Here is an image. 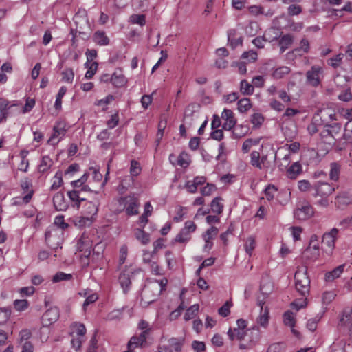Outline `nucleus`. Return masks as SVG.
<instances>
[{
    "mask_svg": "<svg viewBox=\"0 0 352 352\" xmlns=\"http://www.w3.org/2000/svg\"><path fill=\"white\" fill-rule=\"evenodd\" d=\"M167 280L166 278L160 280H155L147 284L143 289V297L141 301L142 307H147L154 302L165 289Z\"/></svg>",
    "mask_w": 352,
    "mask_h": 352,
    "instance_id": "nucleus-1",
    "label": "nucleus"
},
{
    "mask_svg": "<svg viewBox=\"0 0 352 352\" xmlns=\"http://www.w3.org/2000/svg\"><path fill=\"white\" fill-rule=\"evenodd\" d=\"M68 223L65 222L63 215H58L54 218V226L49 228L45 232V240L48 243H52L53 239L58 236L56 241L57 246L61 241V236L63 231L68 228Z\"/></svg>",
    "mask_w": 352,
    "mask_h": 352,
    "instance_id": "nucleus-2",
    "label": "nucleus"
},
{
    "mask_svg": "<svg viewBox=\"0 0 352 352\" xmlns=\"http://www.w3.org/2000/svg\"><path fill=\"white\" fill-rule=\"evenodd\" d=\"M295 287L298 292L305 297L309 292L310 279L307 275V267L305 265L298 267L294 275Z\"/></svg>",
    "mask_w": 352,
    "mask_h": 352,
    "instance_id": "nucleus-3",
    "label": "nucleus"
},
{
    "mask_svg": "<svg viewBox=\"0 0 352 352\" xmlns=\"http://www.w3.org/2000/svg\"><path fill=\"white\" fill-rule=\"evenodd\" d=\"M118 201L120 206H123L126 215L134 216L139 213L140 200L133 194L121 197Z\"/></svg>",
    "mask_w": 352,
    "mask_h": 352,
    "instance_id": "nucleus-4",
    "label": "nucleus"
},
{
    "mask_svg": "<svg viewBox=\"0 0 352 352\" xmlns=\"http://www.w3.org/2000/svg\"><path fill=\"white\" fill-rule=\"evenodd\" d=\"M306 82L309 86L318 87L320 85L324 76V68L318 65H314L306 72Z\"/></svg>",
    "mask_w": 352,
    "mask_h": 352,
    "instance_id": "nucleus-5",
    "label": "nucleus"
},
{
    "mask_svg": "<svg viewBox=\"0 0 352 352\" xmlns=\"http://www.w3.org/2000/svg\"><path fill=\"white\" fill-rule=\"evenodd\" d=\"M77 250L80 252V257L84 265H88L89 258L91 253L92 242L89 236L83 234L76 244Z\"/></svg>",
    "mask_w": 352,
    "mask_h": 352,
    "instance_id": "nucleus-6",
    "label": "nucleus"
},
{
    "mask_svg": "<svg viewBox=\"0 0 352 352\" xmlns=\"http://www.w3.org/2000/svg\"><path fill=\"white\" fill-rule=\"evenodd\" d=\"M248 321L240 318L236 320V327H230L228 331V336L231 341H241L247 333Z\"/></svg>",
    "mask_w": 352,
    "mask_h": 352,
    "instance_id": "nucleus-7",
    "label": "nucleus"
},
{
    "mask_svg": "<svg viewBox=\"0 0 352 352\" xmlns=\"http://www.w3.org/2000/svg\"><path fill=\"white\" fill-rule=\"evenodd\" d=\"M314 214V210L312 206L307 201L298 204L294 211V217L300 221H305L311 218Z\"/></svg>",
    "mask_w": 352,
    "mask_h": 352,
    "instance_id": "nucleus-8",
    "label": "nucleus"
},
{
    "mask_svg": "<svg viewBox=\"0 0 352 352\" xmlns=\"http://www.w3.org/2000/svg\"><path fill=\"white\" fill-rule=\"evenodd\" d=\"M99 200L95 199L94 201H88L85 205V212L87 215L86 217H82L78 221V225L85 226L87 223L90 224L96 216L98 211Z\"/></svg>",
    "mask_w": 352,
    "mask_h": 352,
    "instance_id": "nucleus-9",
    "label": "nucleus"
},
{
    "mask_svg": "<svg viewBox=\"0 0 352 352\" xmlns=\"http://www.w3.org/2000/svg\"><path fill=\"white\" fill-rule=\"evenodd\" d=\"M197 229L196 224L192 221H187L184 223V228L175 236V241L180 243H188L191 239V236Z\"/></svg>",
    "mask_w": 352,
    "mask_h": 352,
    "instance_id": "nucleus-10",
    "label": "nucleus"
},
{
    "mask_svg": "<svg viewBox=\"0 0 352 352\" xmlns=\"http://www.w3.org/2000/svg\"><path fill=\"white\" fill-rule=\"evenodd\" d=\"M184 339L182 338H171L166 343H162L158 347L157 352H180L184 345Z\"/></svg>",
    "mask_w": 352,
    "mask_h": 352,
    "instance_id": "nucleus-11",
    "label": "nucleus"
},
{
    "mask_svg": "<svg viewBox=\"0 0 352 352\" xmlns=\"http://www.w3.org/2000/svg\"><path fill=\"white\" fill-rule=\"evenodd\" d=\"M140 272L141 270L140 269L135 270L131 266H125L122 270L119 276L118 280L124 293L129 289L131 283V274Z\"/></svg>",
    "mask_w": 352,
    "mask_h": 352,
    "instance_id": "nucleus-12",
    "label": "nucleus"
},
{
    "mask_svg": "<svg viewBox=\"0 0 352 352\" xmlns=\"http://www.w3.org/2000/svg\"><path fill=\"white\" fill-rule=\"evenodd\" d=\"M279 30L276 28L267 30L263 36H258L253 39L252 43L258 48H263L265 42H272L279 36Z\"/></svg>",
    "mask_w": 352,
    "mask_h": 352,
    "instance_id": "nucleus-13",
    "label": "nucleus"
},
{
    "mask_svg": "<svg viewBox=\"0 0 352 352\" xmlns=\"http://www.w3.org/2000/svg\"><path fill=\"white\" fill-rule=\"evenodd\" d=\"M66 124L64 122H58L53 127V132L47 140V144L55 146L61 141L67 132Z\"/></svg>",
    "mask_w": 352,
    "mask_h": 352,
    "instance_id": "nucleus-14",
    "label": "nucleus"
},
{
    "mask_svg": "<svg viewBox=\"0 0 352 352\" xmlns=\"http://www.w3.org/2000/svg\"><path fill=\"white\" fill-rule=\"evenodd\" d=\"M313 188L315 190L314 196L321 197H327L336 190L335 187L330 184L320 181L316 182L313 186Z\"/></svg>",
    "mask_w": 352,
    "mask_h": 352,
    "instance_id": "nucleus-15",
    "label": "nucleus"
},
{
    "mask_svg": "<svg viewBox=\"0 0 352 352\" xmlns=\"http://www.w3.org/2000/svg\"><path fill=\"white\" fill-rule=\"evenodd\" d=\"M59 318V309L56 307L49 308L42 316L43 327H46L54 323Z\"/></svg>",
    "mask_w": 352,
    "mask_h": 352,
    "instance_id": "nucleus-16",
    "label": "nucleus"
},
{
    "mask_svg": "<svg viewBox=\"0 0 352 352\" xmlns=\"http://www.w3.org/2000/svg\"><path fill=\"white\" fill-rule=\"evenodd\" d=\"M221 118L224 121L223 129L226 131L232 130L236 124V120L234 116V113L230 109H225L221 113Z\"/></svg>",
    "mask_w": 352,
    "mask_h": 352,
    "instance_id": "nucleus-17",
    "label": "nucleus"
},
{
    "mask_svg": "<svg viewBox=\"0 0 352 352\" xmlns=\"http://www.w3.org/2000/svg\"><path fill=\"white\" fill-rule=\"evenodd\" d=\"M20 187L23 193L25 195L23 196V200L30 201L34 193L32 179L28 177L23 178L21 180Z\"/></svg>",
    "mask_w": 352,
    "mask_h": 352,
    "instance_id": "nucleus-18",
    "label": "nucleus"
},
{
    "mask_svg": "<svg viewBox=\"0 0 352 352\" xmlns=\"http://www.w3.org/2000/svg\"><path fill=\"white\" fill-rule=\"evenodd\" d=\"M336 206L342 208L352 204V195L349 190H342L336 197Z\"/></svg>",
    "mask_w": 352,
    "mask_h": 352,
    "instance_id": "nucleus-19",
    "label": "nucleus"
},
{
    "mask_svg": "<svg viewBox=\"0 0 352 352\" xmlns=\"http://www.w3.org/2000/svg\"><path fill=\"white\" fill-rule=\"evenodd\" d=\"M314 115H318V118H320L321 122L325 126L329 125L330 122L336 120V113L332 109L329 108L319 109Z\"/></svg>",
    "mask_w": 352,
    "mask_h": 352,
    "instance_id": "nucleus-20",
    "label": "nucleus"
},
{
    "mask_svg": "<svg viewBox=\"0 0 352 352\" xmlns=\"http://www.w3.org/2000/svg\"><path fill=\"white\" fill-rule=\"evenodd\" d=\"M338 234L337 228H332L329 232L324 234L322 236V243L326 245L331 250L335 247V242Z\"/></svg>",
    "mask_w": 352,
    "mask_h": 352,
    "instance_id": "nucleus-21",
    "label": "nucleus"
},
{
    "mask_svg": "<svg viewBox=\"0 0 352 352\" xmlns=\"http://www.w3.org/2000/svg\"><path fill=\"white\" fill-rule=\"evenodd\" d=\"M339 325L348 329L349 334L352 336V309L350 311H344L340 317Z\"/></svg>",
    "mask_w": 352,
    "mask_h": 352,
    "instance_id": "nucleus-22",
    "label": "nucleus"
},
{
    "mask_svg": "<svg viewBox=\"0 0 352 352\" xmlns=\"http://www.w3.org/2000/svg\"><path fill=\"white\" fill-rule=\"evenodd\" d=\"M53 203L56 210L58 211L66 210L69 206L63 193L60 192L54 196Z\"/></svg>",
    "mask_w": 352,
    "mask_h": 352,
    "instance_id": "nucleus-23",
    "label": "nucleus"
},
{
    "mask_svg": "<svg viewBox=\"0 0 352 352\" xmlns=\"http://www.w3.org/2000/svg\"><path fill=\"white\" fill-rule=\"evenodd\" d=\"M111 83L116 87H122L127 83V79L120 69H117L112 74Z\"/></svg>",
    "mask_w": 352,
    "mask_h": 352,
    "instance_id": "nucleus-24",
    "label": "nucleus"
},
{
    "mask_svg": "<svg viewBox=\"0 0 352 352\" xmlns=\"http://www.w3.org/2000/svg\"><path fill=\"white\" fill-rule=\"evenodd\" d=\"M302 173V166L299 162H294L287 169V176L290 179H296Z\"/></svg>",
    "mask_w": 352,
    "mask_h": 352,
    "instance_id": "nucleus-25",
    "label": "nucleus"
},
{
    "mask_svg": "<svg viewBox=\"0 0 352 352\" xmlns=\"http://www.w3.org/2000/svg\"><path fill=\"white\" fill-rule=\"evenodd\" d=\"M345 267V264L340 265L333 270L327 272L324 276V280L327 282H332L335 279L339 278L343 273Z\"/></svg>",
    "mask_w": 352,
    "mask_h": 352,
    "instance_id": "nucleus-26",
    "label": "nucleus"
},
{
    "mask_svg": "<svg viewBox=\"0 0 352 352\" xmlns=\"http://www.w3.org/2000/svg\"><path fill=\"white\" fill-rule=\"evenodd\" d=\"M290 160L291 153L288 151H283L280 154H278L276 159L275 158V161L278 164L279 168L281 170L288 166L290 163Z\"/></svg>",
    "mask_w": 352,
    "mask_h": 352,
    "instance_id": "nucleus-27",
    "label": "nucleus"
},
{
    "mask_svg": "<svg viewBox=\"0 0 352 352\" xmlns=\"http://www.w3.org/2000/svg\"><path fill=\"white\" fill-rule=\"evenodd\" d=\"M283 322L286 326H288L291 328L292 332L294 334L297 335L298 333V331L294 329L296 324V316L292 311H287L285 312L283 314Z\"/></svg>",
    "mask_w": 352,
    "mask_h": 352,
    "instance_id": "nucleus-28",
    "label": "nucleus"
},
{
    "mask_svg": "<svg viewBox=\"0 0 352 352\" xmlns=\"http://www.w3.org/2000/svg\"><path fill=\"white\" fill-rule=\"evenodd\" d=\"M82 192L77 190H69L67 196L70 201L73 203V206L77 208H80V203L86 200V198L81 196Z\"/></svg>",
    "mask_w": 352,
    "mask_h": 352,
    "instance_id": "nucleus-29",
    "label": "nucleus"
},
{
    "mask_svg": "<svg viewBox=\"0 0 352 352\" xmlns=\"http://www.w3.org/2000/svg\"><path fill=\"white\" fill-rule=\"evenodd\" d=\"M93 41L97 45L106 46L109 44L110 39L104 31L98 30L93 35Z\"/></svg>",
    "mask_w": 352,
    "mask_h": 352,
    "instance_id": "nucleus-30",
    "label": "nucleus"
},
{
    "mask_svg": "<svg viewBox=\"0 0 352 352\" xmlns=\"http://www.w3.org/2000/svg\"><path fill=\"white\" fill-rule=\"evenodd\" d=\"M16 101H9L6 98H0V113L9 116L12 107L17 106Z\"/></svg>",
    "mask_w": 352,
    "mask_h": 352,
    "instance_id": "nucleus-31",
    "label": "nucleus"
},
{
    "mask_svg": "<svg viewBox=\"0 0 352 352\" xmlns=\"http://www.w3.org/2000/svg\"><path fill=\"white\" fill-rule=\"evenodd\" d=\"M252 333H254L248 344L240 343L239 347L241 350L250 349L253 344L257 342L260 339V333L258 327L254 326L252 328Z\"/></svg>",
    "mask_w": 352,
    "mask_h": 352,
    "instance_id": "nucleus-32",
    "label": "nucleus"
},
{
    "mask_svg": "<svg viewBox=\"0 0 352 352\" xmlns=\"http://www.w3.org/2000/svg\"><path fill=\"white\" fill-rule=\"evenodd\" d=\"M300 144L299 142H294L291 143L290 144H285L284 146L280 147L278 149L276 153V158L277 157L278 154H280L283 151H288L290 153H296L300 150Z\"/></svg>",
    "mask_w": 352,
    "mask_h": 352,
    "instance_id": "nucleus-33",
    "label": "nucleus"
},
{
    "mask_svg": "<svg viewBox=\"0 0 352 352\" xmlns=\"http://www.w3.org/2000/svg\"><path fill=\"white\" fill-rule=\"evenodd\" d=\"M320 120V118H318V115L314 116L311 124L307 126V131L311 135L316 134L318 131L320 126L324 125Z\"/></svg>",
    "mask_w": 352,
    "mask_h": 352,
    "instance_id": "nucleus-34",
    "label": "nucleus"
},
{
    "mask_svg": "<svg viewBox=\"0 0 352 352\" xmlns=\"http://www.w3.org/2000/svg\"><path fill=\"white\" fill-rule=\"evenodd\" d=\"M235 33V30H230L228 32V43L233 49L236 48L239 45H241L243 42V39L241 37L234 38Z\"/></svg>",
    "mask_w": 352,
    "mask_h": 352,
    "instance_id": "nucleus-35",
    "label": "nucleus"
},
{
    "mask_svg": "<svg viewBox=\"0 0 352 352\" xmlns=\"http://www.w3.org/2000/svg\"><path fill=\"white\" fill-rule=\"evenodd\" d=\"M61 81L71 84L74 81V72L73 69L67 67L61 72Z\"/></svg>",
    "mask_w": 352,
    "mask_h": 352,
    "instance_id": "nucleus-36",
    "label": "nucleus"
},
{
    "mask_svg": "<svg viewBox=\"0 0 352 352\" xmlns=\"http://www.w3.org/2000/svg\"><path fill=\"white\" fill-rule=\"evenodd\" d=\"M256 247V240L255 238L252 236H248L244 243V249L245 252L250 257L252 255L253 250Z\"/></svg>",
    "mask_w": 352,
    "mask_h": 352,
    "instance_id": "nucleus-37",
    "label": "nucleus"
},
{
    "mask_svg": "<svg viewBox=\"0 0 352 352\" xmlns=\"http://www.w3.org/2000/svg\"><path fill=\"white\" fill-rule=\"evenodd\" d=\"M63 172L61 170H58L52 178V184L50 189L52 190H56L63 185Z\"/></svg>",
    "mask_w": 352,
    "mask_h": 352,
    "instance_id": "nucleus-38",
    "label": "nucleus"
},
{
    "mask_svg": "<svg viewBox=\"0 0 352 352\" xmlns=\"http://www.w3.org/2000/svg\"><path fill=\"white\" fill-rule=\"evenodd\" d=\"M80 296L86 297L83 303V308L85 309L89 305L94 303L97 300L98 296L96 293H89L87 292H81L79 293Z\"/></svg>",
    "mask_w": 352,
    "mask_h": 352,
    "instance_id": "nucleus-39",
    "label": "nucleus"
},
{
    "mask_svg": "<svg viewBox=\"0 0 352 352\" xmlns=\"http://www.w3.org/2000/svg\"><path fill=\"white\" fill-rule=\"evenodd\" d=\"M290 68L287 66H282L276 68L272 74L274 79H281L290 72Z\"/></svg>",
    "mask_w": 352,
    "mask_h": 352,
    "instance_id": "nucleus-40",
    "label": "nucleus"
},
{
    "mask_svg": "<svg viewBox=\"0 0 352 352\" xmlns=\"http://www.w3.org/2000/svg\"><path fill=\"white\" fill-rule=\"evenodd\" d=\"M292 36L289 34L283 36L279 41V46L280 47V53H283L285 50L288 49L292 43Z\"/></svg>",
    "mask_w": 352,
    "mask_h": 352,
    "instance_id": "nucleus-41",
    "label": "nucleus"
},
{
    "mask_svg": "<svg viewBox=\"0 0 352 352\" xmlns=\"http://www.w3.org/2000/svg\"><path fill=\"white\" fill-rule=\"evenodd\" d=\"M250 164L259 170L263 169V166H261V154L258 151H253L250 153Z\"/></svg>",
    "mask_w": 352,
    "mask_h": 352,
    "instance_id": "nucleus-42",
    "label": "nucleus"
},
{
    "mask_svg": "<svg viewBox=\"0 0 352 352\" xmlns=\"http://www.w3.org/2000/svg\"><path fill=\"white\" fill-rule=\"evenodd\" d=\"M86 333V328L82 323L74 322L72 325V335L76 334L78 337L83 336Z\"/></svg>",
    "mask_w": 352,
    "mask_h": 352,
    "instance_id": "nucleus-43",
    "label": "nucleus"
},
{
    "mask_svg": "<svg viewBox=\"0 0 352 352\" xmlns=\"http://www.w3.org/2000/svg\"><path fill=\"white\" fill-rule=\"evenodd\" d=\"M257 322L263 327H267L269 323V309L265 307L264 311L260 312V315L257 318Z\"/></svg>",
    "mask_w": 352,
    "mask_h": 352,
    "instance_id": "nucleus-44",
    "label": "nucleus"
},
{
    "mask_svg": "<svg viewBox=\"0 0 352 352\" xmlns=\"http://www.w3.org/2000/svg\"><path fill=\"white\" fill-rule=\"evenodd\" d=\"M89 170L90 173L89 183L91 182L100 183L102 182V175L100 173L99 169L95 167H90Z\"/></svg>",
    "mask_w": 352,
    "mask_h": 352,
    "instance_id": "nucleus-45",
    "label": "nucleus"
},
{
    "mask_svg": "<svg viewBox=\"0 0 352 352\" xmlns=\"http://www.w3.org/2000/svg\"><path fill=\"white\" fill-rule=\"evenodd\" d=\"M135 236L143 245H146L147 243H149V234L146 233L142 229H136L135 230Z\"/></svg>",
    "mask_w": 352,
    "mask_h": 352,
    "instance_id": "nucleus-46",
    "label": "nucleus"
},
{
    "mask_svg": "<svg viewBox=\"0 0 352 352\" xmlns=\"http://www.w3.org/2000/svg\"><path fill=\"white\" fill-rule=\"evenodd\" d=\"M344 56V55L343 53H339L337 55L329 58L327 60V63L333 68H338L340 65Z\"/></svg>",
    "mask_w": 352,
    "mask_h": 352,
    "instance_id": "nucleus-47",
    "label": "nucleus"
},
{
    "mask_svg": "<svg viewBox=\"0 0 352 352\" xmlns=\"http://www.w3.org/2000/svg\"><path fill=\"white\" fill-rule=\"evenodd\" d=\"M221 197H215L211 202V210L214 213L220 214L223 210V205L221 204Z\"/></svg>",
    "mask_w": 352,
    "mask_h": 352,
    "instance_id": "nucleus-48",
    "label": "nucleus"
},
{
    "mask_svg": "<svg viewBox=\"0 0 352 352\" xmlns=\"http://www.w3.org/2000/svg\"><path fill=\"white\" fill-rule=\"evenodd\" d=\"M67 92V88L65 86H62L56 96V100L54 103V107L57 110H60L62 107V98L64 97Z\"/></svg>",
    "mask_w": 352,
    "mask_h": 352,
    "instance_id": "nucleus-49",
    "label": "nucleus"
},
{
    "mask_svg": "<svg viewBox=\"0 0 352 352\" xmlns=\"http://www.w3.org/2000/svg\"><path fill=\"white\" fill-rule=\"evenodd\" d=\"M241 92L244 95H252L254 93V87L246 80H242L240 82Z\"/></svg>",
    "mask_w": 352,
    "mask_h": 352,
    "instance_id": "nucleus-50",
    "label": "nucleus"
},
{
    "mask_svg": "<svg viewBox=\"0 0 352 352\" xmlns=\"http://www.w3.org/2000/svg\"><path fill=\"white\" fill-rule=\"evenodd\" d=\"M219 230L216 227L212 226L208 229L203 234L202 237L204 241H212V240L218 234Z\"/></svg>",
    "mask_w": 352,
    "mask_h": 352,
    "instance_id": "nucleus-51",
    "label": "nucleus"
},
{
    "mask_svg": "<svg viewBox=\"0 0 352 352\" xmlns=\"http://www.w3.org/2000/svg\"><path fill=\"white\" fill-rule=\"evenodd\" d=\"M52 166V160L51 158L47 155L43 156L39 165V171L41 173H45L49 170Z\"/></svg>",
    "mask_w": 352,
    "mask_h": 352,
    "instance_id": "nucleus-52",
    "label": "nucleus"
},
{
    "mask_svg": "<svg viewBox=\"0 0 352 352\" xmlns=\"http://www.w3.org/2000/svg\"><path fill=\"white\" fill-rule=\"evenodd\" d=\"M166 126V121L161 120L158 124V130H157V135H156L157 139L155 140V143H156L157 146H159L162 139L163 138L164 131Z\"/></svg>",
    "mask_w": 352,
    "mask_h": 352,
    "instance_id": "nucleus-53",
    "label": "nucleus"
},
{
    "mask_svg": "<svg viewBox=\"0 0 352 352\" xmlns=\"http://www.w3.org/2000/svg\"><path fill=\"white\" fill-rule=\"evenodd\" d=\"M340 173V167L336 163H332L331 164V169L329 173V177L332 181H338L339 179Z\"/></svg>",
    "mask_w": 352,
    "mask_h": 352,
    "instance_id": "nucleus-54",
    "label": "nucleus"
},
{
    "mask_svg": "<svg viewBox=\"0 0 352 352\" xmlns=\"http://www.w3.org/2000/svg\"><path fill=\"white\" fill-rule=\"evenodd\" d=\"M199 305L195 304L190 306L186 311L184 315V319L186 320H190L194 318L199 311Z\"/></svg>",
    "mask_w": 352,
    "mask_h": 352,
    "instance_id": "nucleus-55",
    "label": "nucleus"
},
{
    "mask_svg": "<svg viewBox=\"0 0 352 352\" xmlns=\"http://www.w3.org/2000/svg\"><path fill=\"white\" fill-rule=\"evenodd\" d=\"M151 0H132V5L136 10L144 11L150 6Z\"/></svg>",
    "mask_w": 352,
    "mask_h": 352,
    "instance_id": "nucleus-56",
    "label": "nucleus"
},
{
    "mask_svg": "<svg viewBox=\"0 0 352 352\" xmlns=\"http://www.w3.org/2000/svg\"><path fill=\"white\" fill-rule=\"evenodd\" d=\"M70 184L73 188V190L80 191V192L91 191V188L88 185H83L78 179L72 181Z\"/></svg>",
    "mask_w": 352,
    "mask_h": 352,
    "instance_id": "nucleus-57",
    "label": "nucleus"
},
{
    "mask_svg": "<svg viewBox=\"0 0 352 352\" xmlns=\"http://www.w3.org/2000/svg\"><path fill=\"white\" fill-rule=\"evenodd\" d=\"M251 123L253 125V127L255 129H258L261 127L264 122V117L261 113H255L251 116Z\"/></svg>",
    "mask_w": 352,
    "mask_h": 352,
    "instance_id": "nucleus-58",
    "label": "nucleus"
},
{
    "mask_svg": "<svg viewBox=\"0 0 352 352\" xmlns=\"http://www.w3.org/2000/svg\"><path fill=\"white\" fill-rule=\"evenodd\" d=\"M238 110L241 113L248 111L252 107L250 100L248 98H243L238 101Z\"/></svg>",
    "mask_w": 352,
    "mask_h": 352,
    "instance_id": "nucleus-59",
    "label": "nucleus"
},
{
    "mask_svg": "<svg viewBox=\"0 0 352 352\" xmlns=\"http://www.w3.org/2000/svg\"><path fill=\"white\" fill-rule=\"evenodd\" d=\"M277 191L278 188L274 185L269 184L264 190L266 199L268 201L274 199Z\"/></svg>",
    "mask_w": 352,
    "mask_h": 352,
    "instance_id": "nucleus-60",
    "label": "nucleus"
},
{
    "mask_svg": "<svg viewBox=\"0 0 352 352\" xmlns=\"http://www.w3.org/2000/svg\"><path fill=\"white\" fill-rule=\"evenodd\" d=\"M259 141L254 139H247L242 145V151L243 153H248L253 146H256Z\"/></svg>",
    "mask_w": 352,
    "mask_h": 352,
    "instance_id": "nucleus-61",
    "label": "nucleus"
},
{
    "mask_svg": "<svg viewBox=\"0 0 352 352\" xmlns=\"http://www.w3.org/2000/svg\"><path fill=\"white\" fill-rule=\"evenodd\" d=\"M14 309L18 311H23L27 309L29 307V302L27 300H15L13 302Z\"/></svg>",
    "mask_w": 352,
    "mask_h": 352,
    "instance_id": "nucleus-62",
    "label": "nucleus"
},
{
    "mask_svg": "<svg viewBox=\"0 0 352 352\" xmlns=\"http://www.w3.org/2000/svg\"><path fill=\"white\" fill-rule=\"evenodd\" d=\"M128 254V248L126 245H122L119 250V258L118 265L119 266L122 265L126 259Z\"/></svg>",
    "mask_w": 352,
    "mask_h": 352,
    "instance_id": "nucleus-63",
    "label": "nucleus"
},
{
    "mask_svg": "<svg viewBox=\"0 0 352 352\" xmlns=\"http://www.w3.org/2000/svg\"><path fill=\"white\" fill-rule=\"evenodd\" d=\"M232 303L230 301H226L218 310V313L223 317H226L230 314V307Z\"/></svg>",
    "mask_w": 352,
    "mask_h": 352,
    "instance_id": "nucleus-64",
    "label": "nucleus"
}]
</instances>
